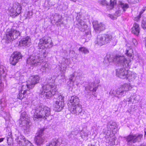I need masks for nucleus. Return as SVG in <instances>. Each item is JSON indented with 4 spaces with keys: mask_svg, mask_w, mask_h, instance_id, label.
I'll list each match as a JSON object with an SVG mask.
<instances>
[{
    "mask_svg": "<svg viewBox=\"0 0 146 146\" xmlns=\"http://www.w3.org/2000/svg\"><path fill=\"white\" fill-rule=\"evenodd\" d=\"M133 50L130 47L126 49L125 54L127 57L124 56L116 55L113 57L110 55H108L105 58L109 62L113 61L117 64H120L123 65L124 66L129 68L131 64V61L133 59Z\"/></svg>",
    "mask_w": 146,
    "mask_h": 146,
    "instance_id": "nucleus-1",
    "label": "nucleus"
},
{
    "mask_svg": "<svg viewBox=\"0 0 146 146\" xmlns=\"http://www.w3.org/2000/svg\"><path fill=\"white\" fill-rule=\"evenodd\" d=\"M115 123L112 121L109 122L107 124V130L104 129L103 132L106 135L105 136L106 142L110 145H115L116 137L115 135V131L114 130L117 128Z\"/></svg>",
    "mask_w": 146,
    "mask_h": 146,
    "instance_id": "nucleus-2",
    "label": "nucleus"
},
{
    "mask_svg": "<svg viewBox=\"0 0 146 146\" xmlns=\"http://www.w3.org/2000/svg\"><path fill=\"white\" fill-rule=\"evenodd\" d=\"M68 108L72 114L80 113L82 110V106L80 104L78 97L76 96H72L69 97L68 100Z\"/></svg>",
    "mask_w": 146,
    "mask_h": 146,
    "instance_id": "nucleus-3",
    "label": "nucleus"
},
{
    "mask_svg": "<svg viewBox=\"0 0 146 146\" xmlns=\"http://www.w3.org/2000/svg\"><path fill=\"white\" fill-rule=\"evenodd\" d=\"M132 88L131 85L129 83H125L123 84L121 88H118L116 90H111L110 94L118 98H122L126 95V91L131 90Z\"/></svg>",
    "mask_w": 146,
    "mask_h": 146,
    "instance_id": "nucleus-4",
    "label": "nucleus"
},
{
    "mask_svg": "<svg viewBox=\"0 0 146 146\" xmlns=\"http://www.w3.org/2000/svg\"><path fill=\"white\" fill-rule=\"evenodd\" d=\"M21 32L14 28H8L4 35L3 39L8 43L12 42L20 36Z\"/></svg>",
    "mask_w": 146,
    "mask_h": 146,
    "instance_id": "nucleus-5",
    "label": "nucleus"
},
{
    "mask_svg": "<svg viewBox=\"0 0 146 146\" xmlns=\"http://www.w3.org/2000/svg\"><path fill=\"white\" fill-rule=\"evenodd\" d=\"M43 91L41 94L47 98H49L55 94V90L54 84L47 83L43 86Z\"/></svg>",
    "mask_w": 146,
    "mask_h": 146,
    "instance_id": "nucleus-6",
    "label": "nucleus"
},
{
    "mask_svg": "<svg viewBox=\"0 0 146 146\" xmlns=\"http://www.w3.org/2000/svg\"><path fill=\"white\" fill-rule=\"evenodd\" d=\"M52 42L51 38L48 36H45L39 40L38 47L39 49H45L52 46Z\"/></svg>",
    "mask_w": 146,
    "mask_h": 146,
    "instance_id": "nucleus-7",
    "label": "nucleus"
},
{
    "mask_svg": "<svg viewBox=\"0 0 146 146\" xmlns=\"http://www.w3.org/2000/svg\"><path fill=\"white\" fill-rule=\"evenodd\" d=\"M54 99L55 100H54L53 105L54 110L56 111H60L64 106V98L60 95Z\"/></svg>",
    "mask_w": 146,
    "mask_h": 146,
    "instance_id": "nucleus-8",
    "label": "nucleus"
},
{
    "mask_svg": "<svg viewBox=\"0 0 146 146\" xmlns=\"http://www.w3.org/2000/svg\"><path fill=\"white\" fill-rule=\"evenodd\" d=\"M110 62L113 63L117 66H121L123 67L122 68H118L116 70V75L120 78L125 79L129 71L128 69L130 68L131 65L129 67L127 68V67L124 66L122 64L115 63L113 61H111Z\"/></svg>",
    "mask_w": 146,
    "mask_h": 146,
    "instance_id": "nucleus-9",
    "label": "nucleus"
},
{
    "mask_svg": "<svg viewBox=\"0 0 146 146\" xmlns=\"http://www.w3.org/2000/svg\"><path fill=\"white\" fill-rule=\"evenodd\" d=\"M23 56L19 51H15L13 52L9 59V63L13 66H15L23 58Z\"/></svg>",
    "mask_w": 146,
    "mask_h": 146,
    "instance_id": "nucleus-10",
    "label": "nucleus"
},
{
    "mask_svg": "<svg viewBox=\"0 0 146 146\" xmlns=\"http://www.w3.org/2000/svg\"><path fill=\"white\" fill-rule=\"evenodd\" d=\"M112 36L110 34H104L98 35L97 37V43L102 46L110 42L112 39Z\"/></svg>",
    "mask_w": 146,
    "mask_h": 146,
    "instance_id": "nucleus-11",
    "label": "nucleus"
},
{
    "mask_svg": "<svg viewBox=\"0 0 146 146\" xmlns=\"http://www.w3.org/2000/svg\"><path fill=\"white\" fill-rule=\"evenodd\" d=\"M21 10L22 7L21 4L16 2L13 4L10 11L11 15L16 16L21 13Z\"/></svg>",
    "mask_w": 146,
    "mask_h": 146,
    "instance_id": "nucleus-12",
    "label": "nucleus"
},
{
    "mask_svg": "<svg viewBox=\"0 0 146 146\" xmlns=\"http://www.w3.org/2000/svg\"><path fill=\"white\" fill-rule=\"evenodd\" d=\"M26 85H22L20 87L19 89V92L17 98L18 99L22 100L23 98L26 97V96L30 94L29 90H28L27 88Z\"/></svg>",
    "mask_w": 146,
    "mask_h": 146,
    "instance_id": "nucleus-13",
    "label": "nucleus"
},
{
    "mask_svg": "<svg viewBox=\"0 0 146 146\" xmlns=\"http://www.w3.org/2000/svg\"><path fill=\"white\" fill-rule=\"evenodd\" d=\"M142 135H137L130 134L125 138L128 144H129L130 143H135L137 141H140L142 139Z\"/></svg>",
    "mask_w": 146,
    "mask_h": 146,
    "instance_id": "nucleus-14",
    "label": "nucleus"
},
{
    "mask_svg": "<svg viewBox=\"0 0 146 146\" xmlns=\"http://www.w3.org/2000/svg\"><path fill=\"white\" fill-rule=\"evenodd\" d=\"M31 78V80L30 83L27 84L26 85L27 88L29 89L33 88L35 84L39 82L40 80V77L38 75L32 76Z\"/></svg>",
    "mask_w": 146,
    "mask_h": 146,
    "instance_id": "nucleus-15",
    "label": "nucleus"
},
{
    "mask_svg": "<svg viewBox=\"0 0 146 146\" xmlns=\"http://www.w3.org/2000/svg\"><path fill=\"white\" fill-rule=\"evenodd\" d=\"M93 81L92 82L93 88L92 90V95H93L95 96H96V92L99 86V84L100 83V80L98 76H96L93 78Z\"/></svg>",
    "mask_w": 146,
    "mask_h": 146,
    "instance_id": "nucleus-16",
    "label": "nucleus"
},
{
    "mask_svg": "<svg viewBox=\"0 0 146 146\" xmlns=\"http://www.w3.org/2000/svg\"><path fill=\"white\" fill-rule=\"evenodd\" d=\"M40 108H39V110L41 111L42 114L44 117L45 116H49L50 113V109L46 106H40Z\"/></svg>",
    "mask_w": 146,
    "mask_h": 146,
    "instance_id": "nucleus-17",
    "label": "nucleus"
},
{
    "mask_svg": "<svg viewBox=\"0 0 146 146\" xmlns=\"http://www.w3.org/2000/svg\"><path fill=\"white\" fill-rule=\"evenodd\" d=\"M137 76L135 73L129 71L125 79L127 80L129 82H133L137 77Z\"/></svg>",
    "mask_w": 146,
    "mask_h": 146,
    "instance_id": "nucleus-18",
    "label": "nucleus"
},
{
    "mask_svg": "<svg viewBox=\"0 0 146 146\" xmlns=\"http://www.w3.org/2000/svg\"><path fill=\"white\" fill-rule=\"evenodd\" d=\"M17 143L19 145L26 146L29 143V141L27 139L23 136H21V138L17 141Z\"/></svg>",
    "mask_w": 146,
    "mask_h": 146,
    "instance_id": "nucleus-19",
    "label": "nucleus"
},
{
    "mask_svg": "<svg viewBox=\"0 0 146 146\" xmlns=\"http://www.w3.org/2000/svg\"><path fill=\"white\" fill-rule=\"evenodd\" d=\"M31 42V38L29 36L22 38L19 42L20 45L22 46H26Z\"/></svg>",
    "mask_w": 146,
    "mask_h": 146,
    "instance_id": "nucleus-20",
    "label": "nucleus"
},
{
    "mask_svg": "<svg viewBox=\"0 0 146 146\" xmlns=\"http://www.w3.org/2000/svg\"><path fill=\"white\" fill-rule=\"evenodd\" d=\"M40 108V106L36 110V113L34 115L33 118L34 120L39 118H44V117L41 113V111L39 109Z\"/></svg>",
    "mask_w": 146,
    "mask_h": 146,
    "instance_id": "nucleus-21",
    "label": "nucleus"
},
{
    "mask_svg": "<svg viewBox=\"0 0 146 146\" xmlns=\"http://www.w3.org/2000/svg\"><path fill=\"white\" fill-rule=\"evenodd\" d=\"M29 121L28 117H26L21 115L19 119V123L20 124L25 126L26 125H27L29 123Z\"/></svg>",
    "mask_w": 146,
    "mask_h": 146,
    "instance_id": "nucleus-22",
    "label": "nucleus"
},
{
    "mask_svg": "<svg viewBox=\"0 0 146 146\" xmlns=\"http://www.w3.org/2000/svg\"><path fill=\"white\" fill-rule=\"evenodd\" d=\"M44 139H45L44 137L36 135L35 138L34 140L37 145H40L43 143Z\"/></svg>",
    "mask_w": 146,
    "mask_h": 146,
    "instance_id": "nucleus-23",
    "label": "nucleus"
},
{
    "mask_svg": "<svg viewBox=\"0 0 146 146\" xmlns=\"http://www.w3.org/2000/svg\"><path fill=\"white\" fill-rule=\"evenodd\" d=\"M59 142L58 138H54L46 146H57Z\"/></svg>",
    "mask_w": 146,
    "mask_h": 146,
    "instance_id": "nucleus-24",
    "label": "nucleus"
},
{
    "mask_svg": "<svg viewBox=\"0 0 146 146\" xmlns=\"http://www.w3.org/2000/svg\"><path fill=\"white\" fill-rule=\"evenodd\" d=\"M93 27H104L105 25L102 23H99L97 21H94L93 22Z\"/></svg>",
    "mask_w": 146,
    "mask_h": 146,
    "instance_id": "nucleus-25",
    "label": "nucleus"
},
{
    "mask_svg": "<svg viewBox=\"0 0 146 146\" xmlns=\"http://www.w3.org/2000/svg\"><path fill=\"white\" fill-rule=\"evenodd\" d=\"M119 6L120 7L123 11H125L126 9L129 7L128 5L126 3H124L122 2H120Z\"/></svg>",
    "mask_w": 146,
    "mask_h": 146,
    "instance_id": "nucleus-26",
    "label": "nucleus"
},
{
    "mask_svg": "<svg viewBox=\"0 0 146 146\" xmlns=\"http://www.w3.org/2000/svg\"><path fill=\"white\" fill-rule=\"evenodd\" d=\"M110 3V5L108 6L107 7V8H108V10L111 9L114 7V6L116 3V0H111Z\"/></svg>",
    "mask_w": 146,
    "mask_h": 146,
    "instance_id": "nucleus-27",
    "label": "nucleus"
},
{
    "mask_svg": "<svg viewBox=\"0 0 146 146\" xmlns=\"http://www.w3.org/2000/svg\"><path fill=\"white\" fill-rule=\"evenodd\" d=\"M140 31L139 28H132L131 29L132 33L136 35H139Z\"/></svg>",
    "mask_w": 146,
    "mask_h": 146,
    "instance_id": "nucleus-28",
    "label": "nucleus"
},
{
    "mask_svg": "<svg viewBox=\"0 0 146 146\" xmlns=\"http://www.w3.org/2000/svg\"><path fill=\"white\" fill-rule=\"evenodd\" d=\"M44 130V128L40 129L36 133L37 135L42 136Z\"/></svg>",
    "mask_w": 146,
    "mask_h": 146,
    "instance_id": "nucleus-29",
    "label": "nucleus"
},
{
    "mask_svg": "<svg viewBox=\"0 0 146 146\" xmlns=\"http://www.w3.org/2000/svg\"><path fill=\"white\" fill-rule=\"evenodd\" d=\"M79 50L80 51L86 53L88 52V50L84 47H80L79 48Z\"/></svg>",
    "mask_w": 146,
    "mask_h": 146,
    "instance_id": "nucleus-30",
    "label": "nucleus"
},
{
    "mask_svg": "<svg viewBox=\"0 0 146 146\" xmlns=\"http://www.w3.org/2000/svg\"><path fill=\"white\" fill-rule=\"evenodd\" d=\"M33 15L32 12L31 11H29L27 12V16L26 17L27 19H30L31 17Z\"/></svg>",
    "mask_w": 146,
    "mask_h": 146,
    "instance_id": "nucleus-31",
    "label": "nucleus"
},
{
    "mask_svg": "<svg viewBox=\"0 0 146 146\" xmlns=\"http://www.w3.org/2000/svg\"><path fill=\"white\" fill-rule=\"evenodd\" d=\"M100 4L104 6H108V3L105 0H102L100 2Z\"/></svg>",
    "mask_w": 146,
    "mask_h": 146,
    "instance_id": "nucleus-32",
    "label": "nucleus"
},
{
    "mask_svg": "<svg viewBox=\"0 0 146 146\" xmlns=\"http://www.w3.org/2000/svg\"><path fill=\"white\" fill-rule=\"evenodd\" d=\"M61 17L58 15H55L54 17V20L57 22H59L60 21V18Z\"/></svg>",
    "mask_w": 146,
    "mask_h": 146,
    "instance_id": "nucleus-33",
    "label": "nucleus"
},
{
    "mask_svg": "<svg viewBox=\"0 0 146 146\" xmlns=\"http://www.w3.org/2000/svg\"><path fill=\"white\" fill-rule=\"evenodd\" d=\"M122 12L123 11L119 10L115 12V15L117 16H119L121 15V14L122 13Z\"/></svg>",
    "mask_w": 146,
    "mask_h": 146,
    "instance_id": "nucleus-34",
    "label": "nucleus"
},
{
    "mask_svg": "<svg viewBox=\"0 0 146 146\" xmlns=\"http://www.w3.org/2000/svg\"><path fill=\"white\" fill-rule=\"evenodd\" d=\"M94 31L97 33H100L102 30V28H94Z\"/></svg>",
    "mask_w": 146,
    "mask_h": 146,
    "instance_id": "nucleus-35",
    "label": "nucleus"
},
{
    "mask_svg": "<svg viewBox=\"0 0 146 146\" xmlns=\"http://www.w3.org/2000/svg\"><path fill=\"white\" fill-rule=\"evenodd\" d=\"M138 97L139 96H137L136 94H134L132 96V98L135 100L138 101L139 99L138 98Z\"/></svg>",
    "mask_w": 146,
    "mask_h": 146,
    "instance_id": "nucleus-36",
    "label": "nucleus"
},
{
    "mask_svg": "<svg viewBox=\"0 0 146 146\" xmlns=\"http://www.w3.org/2000/svg\"><path fill=\"white\" fill-rule=\"evenodd\" d=\"M141 15L139 14V15L135 17L134 19V20L136 21H139L141 17Z\"/></svg>",
    "mask_w": 146,
    "mask_h": 146,
    "instance_id": "nucleus-37",
    "label": "nucleus"
},
{
    "mask_svg": "<svg viewBox=\"0 0 146 146\" xmlns=\"http://www.w3.org/2000/svg\"><path fill=\"white\" fill-rule=\"evenodd\" d=\"M135 0H128V3L131 4H134L136 3V2H135Z\"/></svg>",
    "mask_w": 146,
    "mask_h": 146,
    "instance_id": "nucleus-38",
    "label": "nucleus"
},
{
    "mask_svg": "<svg viewBox=\"0 0 146 146\" xmlns=\"http://www.w3.org/2000/svg\"><path fill=\"white\" fill-rule=\"evenodd\" d=\"M136 61L137 62H139L141 64L143 63V62H142V59H140L139 57H138L137 59L136 60Z\"/></svg>",
    "mask_w": 146,
    "mask_h": 146,
    "instance_id": "nucleus-39",
    "label": "nucleus"
},
{
    "mask_svg": "<svg viewBox=\"0 0 146 146\" xmlns=\"http://www.w3.org/2000/svg\"><path fill=\"white\" fill-rule=\"evenodd\" d=\"M146 10V7H143V9H142L141 11L140 12L139 14L141 15Z\"/></svg>",
    "mask_w": 146,
    "mask_h": 146,
    "instance_id": "nucleus-40",
    "label": "nucleus"
},
{
    "mask_svg": "<svg viewBox=\"0 0 146 146\" xmlns=\"http://www.w3.org/2000/svg\"><path fill=\"white\" fill-rule=\"evenodd\" d=\"M132 97L127 98V100H128V104H130L132 103Z\"/></svg>",
    "mask_w": 146,
    "mask_h": 146,
    "instance_id": "nucleus-41",
    "label": "nucleus"
},
{
    "mask_svg": "<svg viewBox=\"0 0 146 146\" xmlns=\"http://www.w3.org/2000/svg\"><path fill=\"white\" fill-rule=\"evenodd\" d=\"M108 16L112 19H114L115 18V17H114V16L113 15H108Z\"/></svg>",
    "mask_w": 146,
    "mask_h": 146,
    "instance_id": "nucleus-42",
    "label": "nucleus"
},
{
    "mask_svg": "<svg viewBox=\"0 0 146 146\" xmlns=\"http://www.w3.org/2000/svg\"><path fill=\"white\" fill-rule=\"evenodd\" d=\"M133 42L135 46L137 45V42L136 40L135 39H133Z\"/></svg>",
    "mask_w": 146,
    "mask_h": 146,
    "instance_id": "nucleus-43",
    "label": "nucleus"
},
{
    "mask_svg": "<svg viewBox=\"0 0 146 146\" xmlns=\"http://www.w3.org/2000/svg\"><path fill=\"white\" fill-rule=\"evenodd\" d=\"M139 25L136 23H135L134 24L133 27H139Z\"/></svg>",
    "mask_w": 146,
    "mask_h": 146,
    "instance_id": "nucleus-44",
    "label": "nucleus"
},
{
    "mask_svg": "<svg viewBox=\"0 0 146 146\" xmlns=\"http://www.w3.org/2000/svg\"><path fill=\"white\" fill-rule=\"evenodd\" d=\"M8 135L9 136V137H12V133L11 132H9L8 133Z\"/></svg>",
    "mask_w": 146,
    "mask_h": 146,
    "instance_id": "nucleus-45",
    "label": "nucleus"
},
{
    "mask_svg": "<svg viewBox=\"0 0 146 146\" xmlns=\"http://www.w3.org/2000/svg\"><path fill=\"white\" fill-rule=\"evenodd\" d=\"M4 138H0V143L2 142L3 141Z\"/></svg>",
    "mask_w": 146,
    "mask_h": 146,
    "instance_id": "nucleus-46",
    "label": "nucleus"
},
{
    "mask_svg": "<svg viewBox=\"0 0 146 146\" xmlns=\"http://www.w3.org/2000/svg\"><path fill=\"white\" fill-rule=\"evenodd\" d=\"M27 145H28V146H34L33 145H32L31 143H30V141L29 143H28V144L27 146Z\"/></svg>",
    "mask_w": 146,
    "mask_h": 146,
    "instance_id": "nucleus-47",
    "label": "nucleus"
},
{
    "mask_svg": "<svg viewBox=\"0 0 146 146\" xmlns=\"http://www.w3.org/2000/svg\"><path fill=\"white\" fill-rule=\"evenodd\" d=\"M144 132H145V137H146V128H145L144 129Z\"/></svg>",
    "mask_w": 146,
    "mask_h": 146,
    "instance_id": "nucleus-48",
    "label": "nucleus"
},
{
    "mask_svg": "<svg viewBox=\"0 0 146 146\" xmlns=\"http://www.w3.org/2000/svg\"><path fill=\"white\" fill-rule=\"evenodd\" d=\"M131 112V110L130 109L128 110L127 111V112H128L129 113H130Z\"/></svg>",
    "mask_w": 146,
    "mask_h": 146,
    "instance_id": "nucleus-49",
    "label": "nucleus"
},
{
    "mask_svg": "<svg viewBox=\"0 0 146 146\" xmlns=\"http://www.w3.org/2000/svg\"><path fill=\"white\" fill-rule=\"evenodd\" d=\"M123 101L125 103H126L127 102H128V100H127V98L126 99H124Z\"/></svg>",
    "mask_w": 146,
    "mask_h": 146,
    "instance_id": "nucleus-50",
    "label": "nucleus"
},
{
    "mask_svg": "<svg viewBox=\"0 0 146 146\" xmlns=\"http://www.w3.org/2000/svg\"><path fill=\"white\" fill-rule=\"evenodd\" d=\"M37 62H35V63H32V64H33V65H34V64H37Z\"/></svg>",
    "mask_w": 146,
    "mask_h": 146,
    "instance_id": "nucleus-51",
    "label": "nucleus"
},
{
    "mask_svg": "<svg viewBox=\"0 0 146 146\" xmlns=\"http://www.w3.org/2000/svg\"><path fill=\"white\" fill-rule=\"evenodd\" d=\"M141 0H135V2H136V3H138L141 1Z\"/></svg>",
    "mask_w": 146,
    "mask_h": 146,
    "instance_id": "nucleus-52",
    "label": "nucleus"
},
{
    "mask_svg": "<svg viewBox=\"0 0 146 146\" xmlns=\"http://www.w3.org/2000/svg\"><path fill=\"white\" fill-rule=\"evenodd\" d=\"M145 42H146V43H145V46L146 47V37H145Z\"/></svg>",
    "mask_w": 146,
    "mask_h": 146,
    "instance_id": "nucleus-53",
    "label": "nucleus"
},
{
    "mask_svg": "<svg viewBox=\"0 0 146 146\" xmlns=\"http://www.w3.org/2000/svg\"><path fill=\"white\" fill-rule=\"evenodd\" d=\"M9 138V137H7V140Z\"/></svg>",
    "mask_w": 146,
    "mask_h": 146,
    "instance_id": "nucleus-54",
    "label": "nucleus"
}]
</instances>
